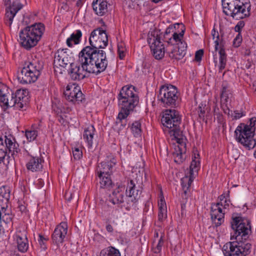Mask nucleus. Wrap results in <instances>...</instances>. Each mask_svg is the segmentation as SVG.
Masks as SVG:
<instances>
[{
	"mask_svg": "<svg viewBox=\"0 0 256 256\" xmlns=\"http://www.w3.org/2000/svg\"><path fill=\"white\" fill-rule=\"evenodd\" d=\"M164 126V131L169 134L172 140L176 141L172 155L175 162L180 164L185 160L186 138L180 128L181 118L179 113L175 110H167L161 119Z\"/></svg>",
	"mask_w": 256,
	"mask_h": 256,
	"instance_id": "1",
	"label": "nucleus"
},
{
	"mask_svg": "<svg viewBox=\"0 0 256 256\" xmlns=\"http://www.w3.org/2000/svg\"><path fill=\"white\" fill-rule=\"evenodd\" d=\"M89 43L90 46L84 47L80 52L106 69L108 64L106 53L100 50L108 44V36L106 30L100 28L93 30L89 38Z\"/></svg>",
	"mask_w": 256,
	"mask_h": 256,
	"instance_id": "2",
	"label": "nucleus"
},
{
	"mask_svg": "<svg viewBox=\"0 0 256 256\" xmlns=\"http://www.w3.org/2000/svg\"><path fill=\"white\" fill-rule=\"evenodd\" d=\"M120 108L116 122V129L118 133L126 126L127 117L138 104L139 98L136 88L132 86H123L118 96Z\"/></svg>",
	"mask_w": 256,
	"mask_h": 256,
	"instance_id": "3",
	"label": "nucleus"
},
{
	"mask_svg": "<svg viewBox=\"0 0 256 256\" xmlns=\"http://www.w3.org/2000/svg\"><path fill=\"white\" fill-rule=\"evenodd\" d=\"M88 56L80 52L78 58L76 63H70L68 70V74L72 80H80L86 77V73L98 74L106 70L94 60H92Z\"/></svg>",
	"mask_w": 256,
	"mask_h": 256,
	"instance_id": "4",
	"label": "nucleus"
},
{
	"mask_svg": "<svg viewBox=\"0 0 256 256\" xmlns=\"http://www.w3.org/2000/svg\"><path fill=\"white\" fill-rule=\"evenodd\" d=\"M44 30V25L41 22L26 26L19 32L20 44L25 49L30 50L37 44Z\"/></svg>",
	"mask_w": 256,
	"mask_h": 256,
	"instance_id": "5",
	"label": "nucleus"
},
{
	"mask_svg": "<svg viewBox=\"0 0 256 256\" xmlns=\"http://www.w3.org/2000/svg\"><path fill=\"white\" fill-rule=\"evenodd\" d=\"M256 125V118L250 119L249 126L240 124L234 131L236 140L246 149L250 150L255 148L254 156L256 158V138H254V128Z\"/></svg>",
	"mask_w": 256,
	"mask_h": 256,
	"instance_id": "6",
	"label": "nucleus"
},
{
	"mask_svg": "<svg viewBox=\"0 0 256 256\" xmlns=\"http://www.w3.org/2000/svg\"><path fill=\"white\" fill-rule=\"evenodd\" d=\"M224 12L236 20L243 19L250 15L248 0H222Z\"/></svg>",
	"mask_w": 256,
	"mask_h": 256,
	"instance_id": "7",
	"label": "nucleus"
},
{
	"mask_svg": "<svg viewBox=\"0 0 256 256\" xmlns=\"http://www.w3.org/2000/svg\"><path fill=\"white\" fill-rule=\"evenodd\" d=\"M42 65L38 60H33L25 64L18 75L21 84H28L35 82L40 76Z\"/></svg>",
	"mask_w": 256,
	"mask_h": 256,
	"instance_id": "8",
	"label": "nucleus"
},
{
	"mask_svg": "<svg viewBox=\"0 0 256 256\" xmlns=\"http://www.w3.org/2000/svg\"><path fill=\"white\" fill-rule=\"evenodd\" d=\"M27 91L26 90H17L15 92L10 93V96H4V100L0 99V105L4 110L14 107L16 110H22L26 104Z\"/></svg>",
	"mask_w": 256,
	"mask_h": 256,
	"instance_id": "9",
	"label": "nucleus"
},
{
	"mask_svg": "<svg viewBox=\"0 0 256 256\" xmlns=\"http://www.w3.org/2000/svg\"><path fill=\"white\" fill-rule=\"evenodd\" d=\"M231 226L234 230L233 236L238 241H242L240 240H246L251 232L250 220L240 216H232Z\"/></svg>",
	"mask_w": 256,
	"mask_h": 256,
	"instance_id": "10",
	"label": "nucleus"
},
{
	"mask_svg": "<svg viewBox=\"0 0 256 256\" xmlns=\"http://www.w3.org/2000/svg\"><path fill=\"white\" fill-rule=\"evenodd\" d=\"M252 245L246 241L229 242L223 246L224 256H246L250 252Z\"/></svg>",
	"mask_w": 256,
	"mask_h": 256,
	"instance_id": "11",
	"label": "nucleus"
},
{
	"mask_svg": "<svg viewBox=\"0 0 256 256\" xmlns=\"http://www.w3.org/2000/svg\"><path fill=\"white\" fill-rule=\"evenodd\" d=\"M158 98L165 107H174L178 100V90L172 85L162 86L159 90Z\"/></svg>",
	"mask_w": 256,
	"mask_h": 256,
	"instance_id": "12",
	"label": "nucleus"
},
{
	"mask_svg": "<svg viewBox=\"0 0 256 256\" xmlns=\"http://www.w3.org/2000/svg\"><path fill=\"white\" fill-rule=\"evenodd\" d=\"M230 204H231L230 198L223 202L212 204L210 210L211 218L216 226H220L224 222L226 210L228 209Z\"/></svg>",
	"mask_w": 256,
	"mask_h": 256,
	"instance_id": "13",
	"label": "nucleus"
},
{
	"mask_svg": "<svg viewBox=\"0 0 256 256\" xmlns=\"http://www.w3.org/2000/svg\"><path fill=\"white\" fill-rule=\"evenodd\" d=\"M148 42L154 58L156 60L162 59L164 56V46L160 40L159 32L154 30L148 34Z\"/></svg>",
	"mask_w": 256,
	"mask_h": 256,
	"instance_id": "14",
	"label": "nucleus"
},
{
	"mask_svg": "<svg viewBox=\"0 0 256 256\" xmlns=\"http://www.w3.org/2000/svg\"><path fill=\"white\" fill-rule=\"evenodd\" d=\"M142 193L140 184H136L134 180H130L128 183L126 194L128 207L133 206L140 198Z\"/></svg>",
	"mask_w": 256,
	"mask_h": 256,
	"instance_id": "15",
	"label": "nucleus"
},
{
	"mask_svg": "<svg viewBox=\"0 0 256 256\" xmlns=\"http://www.w3.org/2000/svg\"><path fill=\"white\" fill-rule=\"evenodd\" d=\"M64 94L66 99L73 104L82 102L84 99V96L80 88L74 86L68 85Z\"/></svg>",
	"mask_w": 256,
	"mask_h": 256,
	"instance_id": "16",
	"label": "nucleus"
},
{
	"mask_svg": "<svg viewBox=\"0 0 256 256\" xmlns=\"http://www.w3.org/2000/svg\"><path fill=\"white\" fill-rule=\"evenodd\" d=\"M67 232V224L64 222H60L56 226L52 235V243L60 246L64 242Z\"/></svg>",
	"mask_w": 256,
	"mask_h": 256,
	"instance_id": "17",
	"label": "nucleus"
},
{
	"mask_svg": "<svg viewBox=\"0 0 256 256\" xmlns=\"http://www.w3.org/2000/svg\"><path fill=\"white\" fill-rule=\"evenodd\" d=\"M116 164V160L114 158H108L98 164L96 169V173L98 176H102V174L112 175L114 170Z\"/></svg>",
	"mask_w": 256,
	"mask_h": 256,
	"instance_id": "18",
	"label": "nucleus"
},
{
	"mask_svg": "<svg viewBox=\"0 0 256 256\" xmlns=\"http://www.w3.org/2000/svg\"><path fill=\"white\" fill-rule=\"evenodd\" d=\"M5 5H8L6 8L5 22L6 24L10 26L13 20V18L18 12L20 10L22 5L18 1L14 2L11 4L10 0H4Z\"/></svg>",
	"mask_w": 256,
	"mask_h": 256,
	"instance_id": "19",
	"label": "nucleus"
},
{
	"mask_svg": "<svg viewBox=\"0 0 256 256\" xmlns=\"http://www.w3.org/2000/svg\"><path fill=\"white\" fill-rule=\"evenodd\" d=\"M44 162V158L41 154L34 156L28 154L26 168L32 172H38L42 170Z\"/></svg>",
	"mask_w": 256,
	"mask_h": 256,
	"instance_id": "20",
	"label": "nucleus"
},
{
	"mask_svg": "<svg viewBox=\"0 0 256 256\" xmlns=\"http://www.w3.org/2000/svg\"><path fill=\"white\" fill-rule=\"evenodd\" d=\"M70 50L68 49H59L55 54L54 65L65 68L70 62L72 58L70 56Z\"/></svg>",
	"mask_w": 256,
	"mask_h": 256,
	"instance_id": "21",
	"label": "nucleus"
},
{
	"mask_svg": "<svg viewBox=\"0 0 256 256\" xmlns=\"http://www.w3.org/2000/svg\"><path fill=\"white\" fill-rule=\"evenodd\" d=\"M185 30L184 26L181 24L180 29L172 34L170 36H166L165 41L168 44L173 46H180L181 43L186 42L182 40Z\"/></svg>",
	"mask_w": 256,
	"mask_h": 256,
	"instance_id": "22",
	"label": "nucleus"
},
{
	"mask_svg": "<svg viewBox=\"0 0 256 256\" xmlns=\"http://www.w3.org/2000/svg\"><path fill=\"white\" fill-rule=\"evenodd\" d=\"M4 138L6 150H8L14 159L20 151L19 144L16 142L15 138L11 134L5 136Z\"/></svg>",
	"mask_w": 256,
	"mask_h": 256,
	"instance_id": "23",
	"label": "nucleus"
},
{
	"mask_svg": "<svg viewBox=\"0 0 256 256\" xmlns=\"http://www.w3.org/2000/svg\"><path fill=\"white\" fill-rule=\"evenodd\" d=\"M125 187L118 185L109 196V201L114 204H120L124 202Z\"/></svg>",
	"mask_w": 256,
	"mask_h": 256,
	"instance_id": "24",
	"label": "nucleus"
},
{
	"mask_svg": "<svg viewBox=\"0 0 256 256\" xmlns=\"http://www.w3.org/2000/svg\"><path fill=\"white\" fill-rule=\"evenodd\" d=\"M109 0H94L92 3L93 10L98 16H103L108 12Z\"/></svg>",
	"mask_w": 256,
	"mask_h": 256,
	"instance_id": "25",
	"label": "nucleus"
},
{
	"mask_svg": "<svg viewBox=\"0 0 256 256\" xmlns=\"http://www.w3.org/2000/svg\"><path fill=\"white\" fill-rule=\"evenodd\" d=\"M186 42L181 43L180 46H174V48L168 52L169 56L176 60L182 59L186 54Z\"/></svg>",
	"mask_w": 256,
	"mask_h": 256,
	"instance_id": "26",
	"label": "nucleus"
},
{
	"mask_svg": "<svg viewBox=\"0 0 256 256\" xmlns=\"http://www.w3.org/2000/svg\"><path fill=\"white\" fill-rule=\"evenodd\" d=\"M16 239L18 250L21 252H26L28 248V240L25 232L22 233L18 232L14 236Z\"/></svg>",
	"mask_w": 256,
	"mask_h": 256,
	"instance_id": "27",
	"label": "nucleus"
},
{
	"mask_svg": "<svg viewBox=\"0 0 256 256\" xmlns=\"http://www.w3.org/2000/svg\"><path fill=\"white\" fill-rule=\"evenodd\" d=\"M96 129L93 125H89L84 131L83 138L87 144L88 148H92L93 145V139Z\"/></svg>",
	"mask_w": 256,
	"mask_h": 256,
	"instance_id": "28",
	"label": "nucleus"
},
{
	"mask_svg": "<svg viewBox=\"0 0 256 256\" xmlns=\"http://www.w3.org/2000/svg\"><path fill=\"white\" fill-rule=\"evenodd\" d=\"M194 179V176L190 174V176H186L181 179V185L182 186L183 192L182 194V196L183 198L187 199L188 191L189 190Z\"/></svg>",
	"mask_w": 256,
	"mask_h": 256,
	"instance_id": "29",
	"label": "nucleus"
},
{
	"mask_svg": "<svg viewBox=\"0 0 256 256\" xmlns=\"http://www.w3.org/2000/svg\"><path fill=\"white\" fill-rule=\"evenodd\" d=\"M158 221L162 222L167 218L166 205L164 196L160 198L158 202Z\"/></svg>",
	"mask_w": 256,
	"mask_h": 256,
	"instance_id": "30",
	"label": "nucleus"
},
{
	"mask_svg": "<svg viewBox=\"0 0 256 256\" xmlns=\"http://www.w3.org/2000/svg\"><path fill=\"white\" fill-rule=\"evenodd\" d=\"M82 36V33L80 30H76L70 35V37L66 40L67 46L69 47H72L73 46L72 42H74V44H78L80 41Z\"/></svg>",
	"mask_w": 256,
	"mask_h": 256,
	"instance_id": "31",
	"label": "nucleus"
},
{
	"mask_svg": "<svg viewBox=\"0 0 256 256\" xmlns=\"http://www.w3.org/2000/svg\"><path fill=\"white\" fill-rule=\"evenodd\" d=\"M2 153V156H0V174H3L7 170L10 161L12 160L6 152L3 151Z\"/></svg>",
	"mask_w": 256,
	"mask_h": 256,
	"instance_id": "32",
	"label": "nucleus"
},
{
	"mask_svg": "<svg viewBox=\"0 0 256 256\" xmlns=\"http://www.w3.org/2000/svg\"><path fill=\"white\" fill-rule=\"evenodd\" d=\"M100 256H121L118 250L113 246H108L101 250Z\"/></svg>",
	"mask_w": 256,
	"mask_h": 256,
	"instance_id": "33",
	"label": "nucleus"
},
{
	"mask_svg": "<svg viewBox=\"0 0 256 256\" xmlns=\"http://www.w3.org/2000/svg\"><path fill=\"white\" fill-rule=\"evenodd\" d=\"M111 175L102 174V176H98L100 179V186L104 188H109L111 187L112 182L110 177Z\"/></svg>",
	"mask_w": 256,
	"mask_h": 256,
	"instance_id": "34",
	"label": "nucleus"
},
{
	"mask_svg": "<svg viewBox=\"0 0 256 256\" xmlns=\"http://www.w3.org/2000/svg\"><path fill=\"white\" fill-rule=\"evenodd\" d=\"M40 126V124H38V126L34 127L32 126L31 130H26L25 136L28 142H31L36 139L38 136V131L36 130Z\"/></svg>",
	"mask_w": 256,
	"mask_h": 256,
	"instance_id": "35",
	"label": "nucleus"
},
{
	"mask_svg": "<svg viewBox=\"0 0 256 256\" xmlns=\"http://www.w3.org/2000/svg\"><path fill=\"white\" fill-rule=\"evenodd\" d=\"M220 55L219 61V72H221L224 69L226 62V54L225 52L224 49H221L218 51Z\"/></svg>",
	"mask_w": 256,
	"mask_h": 256,
	"instance_id": "36",
	"label": "nucleus"
},
{
	"mask_svg": "<svg viewBox=\"0 0 256 256\" xmlns=\"http://www.w3.org/2000/svg\"><path fill=\"white\" fill-rule=\"evenodd\" d=\"M181 24L179 23H176L174 24H170V25L168 28L166 30L165 34L164 35V40H166V36H171L170 34L172 33V34H174V32H176L180 29V24Z\"/></svg>",
	"mask_w": 256,
	"mask_h": 256,
	"instance_id": "37",
	"label": "nucleus"
},
{
	"mask_svg": "<svg viewBox=\"0 0 256 256\" xmlns=\"http://www.w3.org/2000/svg\"><path fill=\"white\" fill-rule=\"evenodd\" d=\"M132 132L135 137H138L140 136L141 124L138 121H136L132 123L131 128Z\"/></svg>",
	"mask_w": 256,
	"mask_h": 256,
	"instance_id": "38",
	"label": "nucleus"
},
{
	"mask_svg": "<svg viewBox=\"0 0 256 256\" xmlns=\"http://www.w3.org/2000/svg\"><path fill=\"white\" fill-rule=\"evenodd\" d=\"M200 167V160L198 159H192L190 166V174L194 176L197 173Z\"/></svg>",
	"mask_w": 256,
	"mask_h": 256,
	"instance_id": "39",
	"label": "nucleus"
},
{
	"mask_svg": "<svg viewBox=\"0 0 256 256\" xmlns=\"http://www.w3.org/2000/svg\"><path fill=\"white\" fill-rule=\"evenodd\" d=\"M220 94L232 96V90L230 85L226 82H222Z\"/></svg>",
	"mask_w": 256,
	"mask_h": 256,
	"instance_id": "40",
	"label": "nucleus"
},
{
	"mask_svg": "<svg viewBox=\"0 0 256 256\" xmlns=\"http://www.w3.org/2000/svg\"><path fill=\"white\" fill-rule=\"evenodd\" d=\"M12 92L8 87L4 84L0 82V99L2 98L4 100V96H10V92Z\"/></svg>",
	"mask_w": 256,
	"mask_h": 256,
	"instance_id": "41",
	"label": "nucleus"
},
{
	"mask_svg": "<svg viewBox=\"0 0 256 256\" xmlns=\"http://www.w3.org/2000/svg\"><path fill=\"white\" fill-rule=\"evenodd\" d=\"M126 48L125 44L122 42L118 44V53L120 59L122 60L125 56Z\"/></svg>",
	"mask_w": 256,
	"mask_h": 256,
	"instance_id": "42",
	"label": "nucleus"
},
{
	"mask_svg": "<svg viewBox=\"0 0 256 256\" xmlns=\"http://www.w3.org/2000/svg\"><path fill=\"white\" fill-rule=\"evenodd\" d=\"M164 234H162L160 236V239L158 240V243L156 247L153 248L154 253L158 254L161 252L162 247L164 246Z\"/></svg>",
	"mask_w": 256,
	"mask_h": 256,
	"instance_id": "43",
	"label": "nucleus"
},
{
	"mask_svg": "<svg viewBox=\"0 0 256 256\" xmlns=\"http://www.w3.org/2000/svg\"><path fill=\"white\" fill-rule=\"evenodd\" d=\"M222 36L220 38L219 36L217 38L214 40V48L216 51L220 50L221 49H224V42L222 40Z\"/></svg>",
	"mask_w": 256,
	"mask_h": 256,
	"instance_id": "44",
	"label": "nucleus"
},
{
	"mask_svg": "<svg viewBox=\"0 0 256 256\" xmlns=\"http://www.w3.org/2000/svg\"><path fill=\"white\" fill-rule=\"evenodd\" d=\"M246 116V112L242 108L240 110H235L232 112L231 116L233 120H238Z\"/></svg>",
	"mask_w": 256,
	"mask_h": 256,
	"instance_id": "45",
	"label": "nucleus"
},
{
	"mask_svg": "<svg viewBox=\"0 0 256 256\" xmlns=\"http://www.w3.org/2000/svg\"><path fill=\"white\" fill-rule=\"evenodd\" d=\"M38 244L40 246V248L42 250H46L47 249L46 245V242H47L48 238H44V236H42L41 234H39L38 236Z\"/></svg>",
	"mask_w": 256,
	"mask_h": 256,
	"instance_id": "46",
	"label": "nucleus"
},
{
	"mask_svg": "<svg viewBox=\"0 0 256 256\" xmlns=\"http://www.w3.org/2000/svg\"><path fill=\"white\" fill-rule=\"evenodd\" d=\"M72 154L75 160H79L82 156V152L78 148L75 147L72 148Z\"/></svg>",
	"mask_w": 256,
	"mask_h": 256,
	"instance_id": "47",
	"label": "nucleus"
},
{
	"mask_svg": "<svg viewBox=\"0 0 256 256\" xmlns=\"http://www.w3.org/2000/svg\"><path fill=\"white\" fill-rule=\"evenodd\" d=\"M125 2L128 6L131 8H134L136 6L142 4L137 0H125Z\"/></svg>",
	"mask_w": 256,
	"mask_h": 256,
	"instance_id": "48",
	"label": "nucleus"
},
{
	"mask_svg": "<svg viewBox=\"0 0 256 256\" xmlns=\"http://www.w3.org/2000/svg\"><path fill=\"white\" fill-rule=\"evenodd\" d=\"M197 112L199 116V118L200 119L204 120L205 115V110L204 107V106L202 104L200 105L197 109Z\"/></svg>",
	"mask_w": 256,
	"mask_h": 256,
	"instance_id": "49",
	"label": "nucleus"
},
{
	"mask_svg": "<svg viewBox=\"0 0 256 256\" xmlns=\"http://www.w3.org/2000/svg\"><path fill=\"white\" fill-rule=\"evenodd\" d=\"M242 42V36L238 33L236 37L234 38L233 44L235 47H238Z\"/></svg>",
	"mask_w": 256,
	"mask_h": 256,
	"instance_id": "50",
	"label": "nucleus"
},
{
	"mask_svg": "<svg viewBox=\"0 0 256 256\" xmlns=\"http://www.w3.org/2000/svg\"><path fill=\"white\" fill-rule=\"evenodd\" d=\"M244 24L245 22L244 20L239 21L234 27L235 31L240 33L242 29L244 26Z\"/></svg>",
	"mask_w": 256,
	"mask_h": 256,
	"instance_id": "51",
	"label": "nucleus"
},
{
	"mask_svg": "<svg viewBox=\"0 0 256 256\" xmlns=\"http://www.w3.org/2000/svg\"><path fill=\"white\" fill-rule=\"evenodd\" d=\"M203 54H204V50H200L196 51L195 54V56H194L196 61L200 62L202 60Z\"/></svg>",
	"mask_w": 256,
	"mask_h": 256,
	"instance_id": "52",
	"label": "nucleus"
},
{
	"mask_svg": "<svg viewBox=\"0 0 256 256\" xmlns=\"http://www.w3.org/2000/svg\"><path fill=\"white\" fill-rule=\"evenodd\" d=\"M220 108L222 110L224 114H230V110L228 106V103L222 104V102H220Z\"/></svg>",
	"mask_w": 256,
	"mask_h": 256,
	"instance_id": "53",
	"label": "nucleus"
},
{
	"mask_svg": "<svg viewBox=\"0 0 256 256\" xmlns=\"http://www.w3.org/2000/svg\"><path fill=\"white\" fill-rule=\"evenodd\" d=\"M214 111V114L217 116V118L219 120H220L222 118V116L219 112V108L217 107V104H216Z\"/></svg>",
	"mask_w": 256,
	"mask_h": 256,
	"instance_id": "54",
	"label": "nucleus"
},
{
	"mask_svg": "<svg viewBox=\"0 0 256 256\" xmlns=\"http://www.w3.org/2000/svg\"><path fill=\"white\" fill-rule=\"evenodd\" d=\"M231 96H232L220 94V102H222V104H227L228 99Z\"/></svg>",
	"mask_w": 256,
	"mask_h": 256,
	"instance_id": "55",
	"label": "nucleus"
},
{
	"mask_svg": "<svg viewBox=\"0 0 256 256\" xmlns=\"http://www.w3.org/2000/svg\"><path fill=\"white\" fill-rule=\"evenodd\" d=\"M212 39L214 40L216 38L218 39V38L220 36L219 34L218 31H216L215 28H213L212 31Z\"/></svg>",
	"mask_w": 256,
	"mask_h": 256,
	"instance_id": "56",
	"label": "nucleus"
},
{
	"mask_svg": "<svg viewBox=\"0 0 256 256\" xmlns=\"http://www.w3.org/2000/svg\"><path fill=\"white\" fill-rule=\"evenodd\" d=\"M106 231L110 233H112L114 231V228H113L112 226L110 224H106Z\"/></svg>",
	"mask_w": 256,
	"mask_h": 256,
	"instance_id": "57",
	"label": "nucleus"
},
{
	"mask_svg": "<svg viewBox=\"0 0 256 256\" xmlns=\"http://www.w3.org/2000/svg\"><path fill=\"white\" fill-rule=\"evenodd\" d=\"M72 193L69 192H66L65 197H66V200L70 201V200L72 198Z\"/></svg>",
	"mask_w": 256,
	"mask_h": 256,
	"instance_id": "58",
	"label": "nucleus"
},
{
	"mask_svg": "<svg viewBox=\"0 0 256 256\" xmlns=\"http://www.w3.org/2000/svg\"><path fill=\"white\" fill-rule=\"evenodd\" d=\"M228 198H229L228 196H226L224 194H222L218 197L220 202H223L224 200H226Z\"/></svg>",
	"mask_w": 256,
	"mask_h": 256,
	"instance_id": "59",
	"label": "nucleus"
},
{
	"mask_svg": "<svg viewBox=\"0 0 256 256\" xmlns=\"http://www.w3.org/2000/svg\"><path fill=\"white\" fill-rule=\"evenodd\" d=\"M38 184H39V187L41 188L44 185V182L42 180V179H38Z\"/></svg>",
	"mask_w": 256,
	"mask_h": 256,
	"instance_id": "60",
	"label": "nucleus"
},
{
	"mask_svg": "<svg viewBox=\"0 0 256 256\" xmlns=\"http://www.w3.org/2000/svg\"><path fill=\"white\" fill-rule=\"evenodd\" d=\"M84 1V0H78L76 2V6L78 7H80L82 6Z\"/></svg>",
	"mask_w": 256,
	"mask_h": 256,
	"instance_id": "61",
	"label": "nucleus"
},
{
	"mask_svg": "<svg viewBox=\"0 0 256 256\" xmlns=\"http://www.w3.org/2000/svg\"><path fill=\"white\" fill-rule=\"evenodd\" d=\"M154 238L156 239V238H158V232H154Z\"/></svg>",
	"mask_w": 256,
	"mask_h": 256,
	"instance_id": "62",
	"label": "nucleus"
},
{
	"mask_svg": "<svg viewBox=\"0 0 256 256\" xmlns=\"http://www.w3.org/2000/svg\"><path fill=\"white\" fill-rule=\"evenodd\" d=\"M200 155L199 154H197L196 155L194 154V158H192V159H198L200 160Z\"/></svg>",
	"mask_w": 256,
	"mask_h": 256,
	"instance_id": "63",
	"label": "nucleus"
},
{
	"mask_svg": "<svg viewBox=\"0 0 256 256\" xmlns=\"http://www.w3.org/2000/svg\"><path fill=\"white\" fill-rule=\"evenodd\" d=\"M0 144L2 145L4 144L3 138H2V136H0Z\"/></svg>",
	"mask_w": 256,
	"mask_h": 256,
	"instance_id": "64",
	"label": "nucleus"
}]
</instances>
